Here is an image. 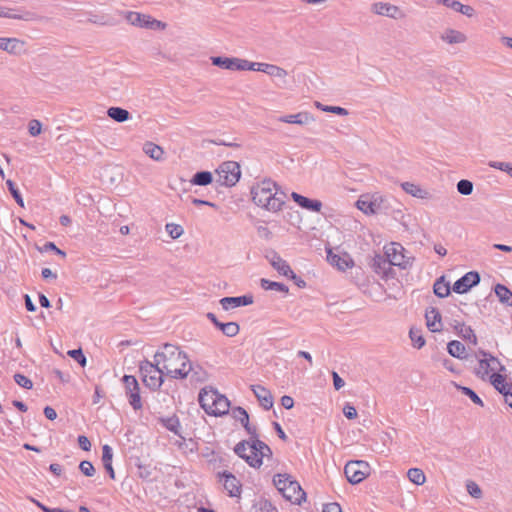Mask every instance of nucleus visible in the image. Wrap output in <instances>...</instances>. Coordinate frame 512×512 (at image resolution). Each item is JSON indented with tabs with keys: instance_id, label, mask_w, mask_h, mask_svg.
I'll return each instance as SVG.
<instances>
[{
	"instance_id": "c03bdc74",
	"label": "nucleus",
	"mask_w": 512,
	"mask_h": 512,
	"mask_svg": "<svg viewBox=\"0 0 512 512\" xmlns=\"http://www.w3.org/2000/svg\"><path fill=\"white\" fill-rule=\"evenodd\" d=\"M407 477L416 485H422L426 480L424 472L419 468H410L407 472Z\"/></svg>"
},
{
	"instance_id": "774afa93",
	"label": "nucleus",
	"mask_w": 512,
	"mask_h": 512,
	"mask_svg": "<svg viewBox=\"0 0 512 512\" xmlns=\"http://www.w3.org/2000/svg\"><path fill=\"white\" fill-rule=\"evenodd\" d=\"M137 469H138V476L141 479L149 480L151 478L152 471L149 466L139 463V464H137Z\"/></svg>"
},
{
	"instance_id": "e433bc0d",
	"label": "nucleus",
	"mask_w": 512,
	"mask_h": 512,
	"mask_svg": "<svg viewBox=\"0 0 512 512\" xmlns=\"http://www.w3.org/2000/svg\"><path fill=\"white\" fill-rule=\"evenodd\" d=\"M448 353L455 358L464 359L466 358V347L463 343L458 340H452L447 344Z\"/></svg>"
},
{
	"instance_id": "f8f14e48",
	"label": "nucleus",
	"mask_w": 512,
	"mask_h": 512,
	"mask_svg": "<svg viewBox=\"0 0 512 512\" xmlns=\"http://www.w3.org/2000/svg\"><path fill=\"white\" fill-rule=\"evenodd\" d=\"M220 481L224 480V489L230 497H239L241 494V483L231 472L222 471L217 474Z\"/></svg>"
},
{
	"instance_id": "ea45409f",
	"label": "nucleus",
	"mask_w": 512,
	"mask_h": 512,
	"mask_svg": "<svg viewBox=\"0 0 512 512\" xmlns=\"http://www.w3.org/2000/svg\"><path fill=\"white\" fill-rule=\"evenodd\" d=\"M161 422L167 430H169V431L173 432L175 435H178L179 437L185 439L179 431V429L181 428V425H180L179 418L176 415H173V416L165 418V419H161Z\"/></svg>"
},
{
	"instance_id": "ddd939ff",
	"label": "nucleus",
	"mask_w": 512,
	"mask_h": 512,
	"mask_svg": "<svg viewBox=\"0 0 512 512\" xmlns=\"http://www.w3.org/2000/svg\"><path fill=\"white\" fill-rule=\"evenodd\" d=\"M253 302H254V297L252 294L223 297L219 301L221 307L226 311H228L230 309L237 308V307H241V306H248V305L253 304Z\"/></svg>"
},
{
	"instance_id": "6ab92c4d",
	"label": "nucleus",
	"mask_w": 512,
	"mask_h": 512,
	"mask_svg": "<svg viewBox=\"0 0 512 512\" xmlns=\"http://www.w3.org/2000/svg\"><path fill=\"white\" fill-rule=\"evenodd\" d=\"M251 389L260 405L265 410H269L273 407V397L268 389L262 385H252Z\"/></svg>"
},
{
	"instance_id": "864d4df0",
	"label": "nucleus",
	"mask_w": 512,
	"mask_h": 512,
	"mask_svg": "<svg viewBox=\"0 0 512 512\" xmlns=\"http://www.w3.org/2000/svg\"><path fill=\"white\" fill-rule=\"evenodd\" d=\"M457 191L464 196L471 195L473 192V183L470 180L461 179L457 183Z\"/></svg>"
},
{
	"instance_id": "49530a36",
	"label": "nucleus",
	"mask_w": 512,
	"mask_h": 512,
	"mask_svg": "<svg viewBox=\"0 0 512 512\" xmlns=\"http://www.w3.org/2000/svg\"><path fill=\"white\" fill-rule=\"evenodd\" d=\"M409 337L412 341L413 346L417 349H421L426 343L425 338L421 334L420 329L412 327L409 331Z\"/></svg>"
},
{
	"instance_id": "3c124183",
	"label": "nucleus",
	"mask_w": 512,
	"mask_h": 512,
	"mask_svg": "<svg viewBox=\"0 0 512 512\" xmlns=\"http://www.w3.org/2000/svg\"><path fill=\"white\" fill-rule=\"evenodd\" d=\"M233 418L243 424H247L249 421L248 412L241 406H237L232 410Z\"/></svg>"
},
{
	"instance_id": "f704fd0d",
	"label": "nucleus",
	"mask_w": 512,
	"mask_h": 512,
	"mask_svg": "<svg viewBox=\"0 0 512 512\" xmlns=\"http://www.w3.org/2000/svg\"><path fill=\"white\" fill-rule=\"evenodd\" d=\"M0 17L31 21V20L35 19V14L33 12H29V11H26L22 14H16V13H14L13 9L3 8L0 6Z\"/></svg>"
},
{
	"instance_id": "8fccbe9b",
	"label": "nucleus",
	"mask_w": 512,
	"mask_h": 512,
	"mask_svg": "<svg viewBox=\"0 0 512 512\" xmlns=\"http://www.w3.org/2000/svg\"><path fill=\"white\" fill-rule=\"evenodd\" d=\"M67 355L75 360L81 367L86 366L87 359L81 348L69 350Z\"/></svg>"
},
{
	"instance_id": "c9c22d12",
	"label": "nucleus",
	"mask_w": 512,
	"mask_h": 512,
	"mask_svg": "<svg viewBox=\"0 0 512 512\" xmlns=\"http://www.w3.org/2000/svg\"><path fill=\"white\" fill-rule=\"evenodd\" d=\"M494 292L501 303L512 307V291L509 288L498 283L494 287Z\"/></svg>"
},
{
	"instance_id": "f257e3e1",
	"label": "nucleus",
	"mask_w": 512,
	"mask_h": 512,
	"mask_svg": "<svg viewBox=\"0 0 512 512\" xmlns=\"http://www.w3.org/2000/svg\"><path fill=\"white\" fill-rule=\"evenodd\" d=\"M154 360L162 364L165 375L173 379H185L190 374L191 363L185 352L176 345L165 343L154 355Z\"/></svg>"
},
{
	"instance_id": "5fc2aeb1",
	"label": "nucleus",
	"mask_w": 512,
	"mask_h": 512,
	"mask_svg": "<svg viewBox=\"0 0 512 512\" xmlns=\"http://www.w3.org/2000/svg\"><path fill=\"white\" fill-rule=\"evenodd\" d=\"M265 68L267 69L265 73L271 77L285 78L288 75L285 69L274 64H269L268 67Z\"/></svg>"
},
{
	"instance_id": "4c0bfd02",
	"label": "nucleus",
	"mask_w": 512,
	"mask_h": 512,
	"mask_svg": "<svg viewBox=\"0 0 512 512\" xmlns=\"http://www.w3.org/2000/svg\"><path fill=\"white\" fill-rule=\"evenodd\" d=\"M213 182V175L210 171H198L196 172L191 180L190 183L192 185L197 186H207Z\"/></svg>"
},
{
	"instance_id": "7c9ffc66",
	"label": "nucleus",
	"mask_w": 512,
	"mask_h": 512,
	"mask_svg": "<svg viewBox=\"0 0 512 512\" xmlns=\"http://www.w3.org/2000/svg\"><path fill=\"white\" fill-rule=\"evenodd\" d=\"M272 195V212H277L281 210L282 206L285 204L287 195L281 190V187L277 183L276 187L273 188Z\"/></svg>"
},
{
	"instance_id": "cd10ccee",
	"label": "nucleus",
	"mask_w": 512,
	"mask_h": 512,
	"mask_svg": "<svg viewBox=\"0 0 512 512\" xmlns=\"http://www.w3.org/2000/svg\"><path fill=\"white\" fill-rule=\"evenodd\" d=\"M401 187L407 194H410L413 197H416L419 199H428L431 196L430 193L426 189H423L419 185L411 183V182H403L401 184Z\"/></svg>"
},
{
	"instance_id": "bb28decb",
	"label": "nucleus",
	"mask_w": 512,
	"mask_h": 512,
	"mask_svg": "<svg viewBox=\"0 0 512 512\" xmlns=\"http://www.w3.org/2000/svg\"><path fill=\"white\" fill-rule=\"evenodd\" d=\"M230 401L228 398L219 393L214 405L210 411L211 416H222L229 412Z\"/></svg>"
},
{
	"instance_id": "69168bd1",
	"label": "nucleus",
	"mask_w": 512,
	"mask_h": 512,
	"mask_svg": "<svg viewBox=\"0 0 512 512\" xmlns=\"http://www.w3.org/2000/svg\"><path fill=\"white\" fill-rule=\"evenodd\" d=\"M265 447H267V444L260 440L259 437L249 441L251 455H253V452H256V454L262 452L263 450H265Z\"/></svg>"
},
{
	"instance_id": "2f4dec72",
	"label": "nucleus",
	"mask_w": 512,
	"mask_h": 512,
	"mask_svg": "<svg viewBox=\"0 0 512 512\" xmlns=\"http://www.w3.org/2000/svg\"><path fill=\"white\" fill-rule=\"evenodd\" d=\"M272 450L271 448L267 445V447H265V450H263L262 452L256 454V452H253V455H251L250 458L246 459V463L250 466V467H253V468H260L263 464V458L266 457V458H272Z\"/></svg>"
},
{
	"instance_id": "6e6d98bb",
	"label": "nucleus",
	"mask_w": 512,
	"mask_h": 512,
	"mask_svg": "<svg viewBox=\"0 0 512 512\" xmlns=\"http://www.w3.org/2000/svg\"><path fill=\"white\" fill-rule=\"evenodd\" d=\"M165 230L172 239H178L184 233L182 226L175 223H167Z\"/></svg>"
},
{
	"instance_id": "1a4fd4ad",
	"label": "nucleus",
	"mask_w": 512,
	"mask_h": 512,
	"mask_svg": "<svg viewBox=\"0 0 512 512\" xmlns=\"http://www.w3.org/2000/svg\"><path fill=\"white\" fill-rule=\"evenodd\" d=\"M404 251L405 249L400 243H391L390 247H386L385 255L391 266L406 269L412 265L414 258L407 257Z\"/></svg>"
},
{
	"instance_id": "680f3d73",
	"label": "nucleus",
	"mask_w": 512,
	"mask_h": 512,
	"mask_svg": "<svg viewBox=\"0 0 512 512\" xmlns=\"http://www.w3.org/2000/svg\"><path fill=\"white\" fill-rule=\"evenodd\" d=\"M489 166L492 168L504 171L512 177V163L500 162V161H490Z\"/></svg>"
},
{
	"instance_id": "4468645a",
	"label": "nucleus",
	"mask_w": 512,
	"mask_h": 512,
	"mask_svg": "<svg viewBox=\"0 0 512 512\" xmlns=\"http://www.w3.org/2000/svg\"><path fill=\"white\" fill-rule=\"evenodd\" d=\"M371 11L377 15L387 16L392 19H399L404 16L398 6L384 2L373 3Z\"/></svg>"
},
{
	"instance_id": "a18cd8bd",
	"label": "nucleus",
	"mask_w": 512,
	"mask_h": 512,
	"mask_svg": "<svg viewBox=\"0 0 512 512\" xmlns=\"http://www.w3.org/2000/svg\"><path fill=\"white\" fill-rule=\"evenodd\" d=\"M6 186H7V189L8 191L10 192L11 196L14 198V200L16 201V203L24 208V200H23V197L19 191V189L17 188L16 184L14 181H12L11 179H8L6 181Z\"/></svg>"
},
{
	"instance_id": "412c9836",
	"label": "nucleus",
	"mask_w": 512,
	"mask_h": 512,
	"mask_svg": "<svg viewBox=\"0 0 512 512\" xmlns=\"http://www.w3.org/2000/svg\"><path fill=\"white\" fill-rule=\"evenodd\" d=\"M490 381L494 388L504 396L510 395L512 397V383L506 382V377L500 373H493L490 376Z\"/></svg>"
},
{
	"instance_id": "052dcab7",
	"label": "nucleus",
	"mask_w": 512,
	"mask_h": 512,
	"mask_svg": "<svg viewBox=\"0 0 512 512\" xmlns=\"http://www.w3.org/2000/svg\"><path fill=\"white\" fill-rule=\"evenodd\" d=\"M14 381L22 388L24 389H32L33 388V382L26 377L24 374L16 373L13 376Z\"/></svg>"
},
{
	"instance_id": "423d86ee",
	"label": "nucleus",
	"mask_w": 512,
	"mask_h": 512,
	"mask_svg": "<svg viewBox=\"0 0 512 512\" xmlns=\"http://www.w3.org/2000/svg\"><path fill=\"white\" fill-rule=\"evenodd\" d=\"M369 464L362 460L347 462L344 473L349 483L355 485L361 483L369 475Z\"/></svg>"
},
{
	"instance_id": "9b49d317",
	"label": "nucleus",
	"mask_w": 512,
	"mask_h": 512,
	"mask_svg": "<svg viewBox=\"0 0 512 512\" xmlns=\"http://www.w3.org/2000/svg\"><path fill=\"white\" fill-rule=\"evenodd\" d=\"M283 497L294 504L300 505L306 499V493L300 484L291 478L285 487L280 489Z\"/></svg>"
},
{
	"instance_id": "c756f323",
	"label": "nucleus",
	"mask_w": 512,
	"mask_h": 512,
	"mask_svg": "<svg viewBox=\"0 0 512 512\" xmlns=\"http://www.w3.org/2000/svg\"><path fill=\"white\" fill-rule=\"evenodd\" d=\"M107 115L109 118L118 123L128 121L132 117L131 113L128 110L117 106H112L108 108Z\"/></svg>"
},
{
	"instance_id": "72a5a7b5",
	"label": "nucleus",
	"mask_w": 512,
	"mask_h": 512,
	"mask_svg": "<svg viewBox=\"0 0 512 512\" xmlns=\"http://www.w3.org/2000/svg\"><path fill=\"white\" fill-rule=\"evenodd\" d=\"M441 39L449 44H459L464 43L467 40V37L464 33L458 30L447 29L441 35Z\"/></svg>"
},
{
	"instance_id": "7ed1b4c3",
	"label": "nucleus",
	"mask_w": 512,
	"mask_h": 512,
	"mask_svg": "<svg viewBox=\"0 0 512 512\" xmlns=\"http://www.w3.org/2000/svg\"><path fill=\"white\" fill-rule=\"evenodd\" d=\"M276 187V182L271 179H264L251 188L253 202L268 211H272V191Z\"/></svg>"
},
{
	"instance_id": "b1692460",
	"label": "nucleus",
	"mask_w": 512,
	"mask_h": 512,
	"mask_svg": "<svg viewBox=\"0 0 512 512\" xmlns=\"http://www.w3.org/2000/svg\"><path fill=\"white\" fill-rule=\"evenodd\" d=\"M453 328L462 339L469 341L473 345L477 344V337L470 326H466L465 323L455 320Z\"/></svg>"
},
{
	"instance_id": "a878e982",
	"label": "nucleus",
	"mask_w": 512,
	"mask_h": 512,
	"mask_svg": "<svg viewBox=\"0 0 512 512\" xmlns=\"http://www.w3.org/2000/svg\"><path fill=\"white\" fill-rule=\"evenodd\" d=\"M328 262L336 266L339 270L345 271L348 267H351L353 262L350 258H342L338 254L333 253L332 248H326Z\"/></svg>"
},
{
	"instance_id": "de8ad7c7",
	"label": "nucleus",
	"mask_w": 512,
	"mask_h": 512,
	"mask_svg": "<svg viewBox=\"0 0 512 512\" xmlns=\"http://www.w3.org/2000/svg\"><path fill=\"white\" fill-rule=\"evenodd\" d=\"M315 105L317 108H319L320 110H322L324 112H329V113H333V114L340 115V116L348 115V110L343 107H340V106H328V105H323L320 102H315Z\"/></svg>"
},
{
	"instance_id": "58836bf2",
	"label": "nucleus",
	"mask_w": 512,
	"mask_h": 512,
	"mask_svg": "<svg viewBox=\"0 0 512 512\" xmlns=\"http://www.w3.org/2000/svg\"><path fill=\"white\" fill-rule=\"evenodd\" d=\"M434 294L439 298H445L450 295L451 287L448 282H445V277L438 278L433 285Z\"/></svg>"
},
{
	"instance_id": "a211bd4d",
	"label": "nucleus",
	"mask_w": 512,
	"mask_h": 512,
	"mask_svg": "<svg viewBox=\"0 0 512 512\" xmlns=\"http://www.w3.org/2000/svg\"><path fill=\"white\" fill-rule=\"evenodd\" d=\"M292 199L303 209L311 212H320L322 208V202L317 199H310L297 192H292Z\"/></svg>"
},
{
	"instance_id": "39448f33",
	"label": "nucleus",
	"mask_w": 512,
	"mask_h": 512,
	"mask_svg": "<svg viewBox=\"0 0 512 512\" xmlns=\"http://www.w3.org/2000/svg\"><path fill=\"white\" fill-rule=\"evenodd\" d=\"M217 182L226 187L236 185L241 177L240 165L236 161L223 162L216 170Z\"/></svg>"
},
{
	"instance_id": "0e129e2a",
	"label": "nucleus",
	"mask_w": 512,
	"mask_h": 512,
	"mask_svg": "<svg viewBox=\"0 0 512 512\" xmlns=\"http://www.w3.org/2000/svg\"><path fill=\"white\" fill-rule=\"evenodd\" d=\"M80 471L87 477H92L95 474V468L92 462L83 460L79 464Z\"/></svg>"
},
{
	"instance_id": "e2e57ef3",
	"label": "nucleus",
	"mask_w": 512,
	"mask_h": 512,
	"mask_svg": "<svg viewBox=\"0 0 512 512\" xmlns=\"http://www.w3.org/2000/svg\"><path fill=\"white\" fill-rule=\"evenodd\" d=\"M291 476L289 474H277L273 478V483L276 488L280 491L282 487H285L286 484L291 480Z\"/></svg>"
},
{
	"instance_id": "09e8293b",
	"label": "nucleus",
	"mask_w": 512,
	"mask_h": 512,
	"mask_svg": "<svg viewBox=\"0 0 512 512\" xmlns=\"http://www.w3.org/2000/svg\"><path fill=\"white\" fill-rule=\"evenodd\" d=\"M255 512H278L277 508L267 499H260L255 505Z\"/></svg>"
},
{
	"instance_id": "2eb2a0df",
	"label": "nucleus",
	"mask_w": 512,
	"mask_h": 512,
	"mask_svg": "<svg viewBox=\"0 0 512 512\" xmlns=\"http://www.w3.org/2000/svg\"><path fill=\"white\" fill-rule=\"evenodd\" d=\"M219 392L212 387H205L201 389L198 395V401L203 410L210 415V411L214 405Z\"/></svg>"
},
{
	"instance_id": "f03ea898",
	"label": "nucleus",
	"mask_w": 512,
	"mask_h": 512,
	"mask_svg": "<svg viewBox=\"0 0 512 512\" xmlns=\"http://www.w3.org/2000/svg\"><path fill=\"white\" fill-rule=\"evenodd\" d=\"M139 372L144 385L151 391L155 392L161 388L164 382L163 376L165 374V369L163 366L160 367V364L155 360L154 362H150L147 359L141 361L139 365Z\"/></svg>"
},
{
	"instance_id": "20e7f679",
	"label": "nucleus",
	"mask_w": 512,
	"mask_h": 512,
	"mask_svg": "<svg viewBox=\"0 0 512 512\" xmlns=\"http://www.w3.org/2000/svg\"><path fill=\"white\" fill-rule=\"evenodd\" d=\"M127 22L135 27L145 28L153 31L165 30L167 24L160 20L153 18L148 14H143L136 11L121 12Z\"/></svg>"
},
{
	"instance_id": "338daca9",
	"label": "nucleus",
	"mask_w": 512,
	"mask_h": 512,
	"mask_svg": "<svg viewBox=\"0 0 512 512\" xmlns=\"http://www.w3.org/2000/svg\"><path fill=\"white\" fill-rule=\"evenodd\" d=\"M112 459H113V450H112V448L108 444L103 445V447H102V462H103V465L112 463Z\"/></svg>"
},
{
	"instance_id": "6e6552de",
	"label": "nucleus",
	"mask_w": 512,
	"mask_h": 512,
	"mask_svg": "<svg viewBox=\"0 0 512 512\" xmlns=\"http://www.w3.org/2000/svg\"><path fill=\"white\" fill-rule=\"evenodd\" d=\"M388 200L381 195H373L371 200L359 199L356 206L366 215H374L378 213H387L389 208Z\"/></svg>"
},
{
	"instance_id": "aec40b11",
	"label": "nucleus",
	"mask_w": 512,
	"mask_h": 512,
	"mask_svg": "<svg viewBox=\"0 0 512 512\" xmlns=\"http://www.w3.org/2000/svg\"><path fill=\"white\" fill-rule=\"evenodd\" d=\"M491 363H497L499 372L505 370V366L501 364L498 358L490 356V358H482L479 360V368L476 370V374L483 378L490 371H495L497 368L492 366Z\"/></svg>"
},
{
	"instance_id": "37998d69",
	"label": "nucleus",
	"mask_w": 512,
	"mask_h": 512,
	"mask_svg": "<svg viewBox=\"0 0 512 512\" xmlns=\"http://www.w3.org/2000/svg\"><path fill=\"white\" fill-rule=\"evenodd\" d=\"M455 387L457 388V390H459L463 395L469 397L471 399V401L476 404V405H479L481 407L484 406V403L482 401V399L477 395V393L471 389L470 387H466V386H461L459 384H455Z\"/></svg>"
},
{
	"instance_id": "473e14b6",
	"label": "nucleus",
	"mask_w": 512,
	"mask_h": 512,
	"mask_svg": "<svg viewBox=\"0 0 512 512\" xmlns=\"http://www.w3.org/2000/svg\"><path fill=\"white\" fill-rule=\"evenodd\" d=\"M144 153L155 161H162L164 159V150L159 145L153 142H146L143 145Z\"/></svg>"
},
{
	"instance_id": "f3484780",
	"label": "nucleus",
	"mask_w": 512,
	"mask_h": 512,
	"mask_svg": "<svg viewBox=\"0 0 512 512\" xmlns=\"http://www.w3.org/2000/svg\"><path fill=\"white\" fill-rule=\"evenodd\" d=\"M371 267L375 273L382 275L384 278H389L393 272L392 266L390 265L386 255H375L372 260Z\"/></svg>"
},
{
	"instance_id": "393cba45",
	"label": "nucleus",
	"mask_w": 512,
	"mask_h": 512,
	"mask_svg": "<svg viewBox=\"0 0 512 512\" xmlns=\"http://www.w3.org/2000/svg\"><path fill=\"white\" fill-rule=\"evenodd\" d=\"M23 46L24 42L17 38L0 37V49L10 54H19Z\"/></svg>"
},
{
	"instance_id": "79ce46f5",
	"label": "nucleus",
	"mask_w": 512,
	"mask_h": 512,
	"mask_svg": "<svg viewBox=\"0 0 512 512\" xmlns=\"http://www.w3.org/2000/svg\"><path fill=\"white\" fill-rule=\"evenodd\" d=\"M260 286L264 290H275L283 293H288L289 291L288 286H286L285 284L276 281H271L265 278H262L260 280Z\"/></svg>"
},
{
	"instance_id": "a19ab883",
	"label": "nucleus",
	"mask_w": 512,
	"mask_h": 512,
	"mask_svg": "<svg viewBox=\"0 0 512 512\" xmlns=\"http://www.w3.org/2000/svg\"><path fill=\"white\" fill-rule=\"evenodd\" d=\"M216 328L218 330H220L227 337H234L240 331V327H239L238 323H236V322H226V323H224V322L220 321V323L217 324Z\"/></svg>"
},
{
	"instance_id": "c85d7f7f",
	"label": "nucleus",
	"mask_w": 512,
	"mask_h": 512,
	"mask_svg": "<svg viewBox=\"0 0 512 512\" xmlns=\"http://www.w3.org/2000/svg\"><path fill=\"white\" fill-rule=\"evenodd\" d=\"M210 59H211V63L214 66H217L219 68L226 69V70L237 71V69H236L237 58H234V57H223V56H213Z\"/></svg>"
},
{
	"instance_id": "5701e85b",
	"label": "nucleus",
	"mask_w": 512,
	"mask_h": 512,
	"mask_svg": "<svg viewBox=\"0 0 512 512\" xmlns=\"http://www.w3.org/2000/svg\"><path fill=\"white\" fill-rule=\"evenodd\" d=\"M278 120L284 123L305 125L314 121V117L309 112H299L296 114L281 116L278 118Z\"/></svg>"
},
{
	"instance_id": "603ef678",
	"label": "nucleus",
	"mask_w": 512,
	"mask_h": 512,
	"mask_svg": "<svg viewBox=\"0 0 512 512\" xmlns=\"http://www.w3.org/2000/svg\"><path fill=\"white\" fill-rule=\"evenodd\" d=\"M191 382H204L207 380V372L202 367L191 366Z\"/></svg>"
},
{
	"instance_id": "4be33fe9",
	"label": "nucleus",
	"mask_w": 512,
	"mask_h": 512,
	"mask_svg": "<svg viewBox=\"0 0 512 512\" xmlns=\"http://www.w3.org/2000/svg\"><path fill=\"white\" fill-rule=\"evenodd\" d=\"M427 328L431 332H440L442 330L441 314L435 307H430L425 313Z\"/></svg>"
},
{
	"instance_id": "13d9d810",
	"label": "nucleus",
	"mask_w": 512,
	"mask_h": 512,
	"mask_svg": "<svg viewBox=\"0 0 512 512\" xmlns=\"http://www.w3.org/2000/svg\"><path fill=\"white\" fill-rule=\"evenodd\" d=\"M37 249L40 251V252H48V251H52L54 252L56 255H59L63 258L66 257V252L59 249L54 242H51V241H48L46 242L42 247H39L37 246Z\"/></svg>"
},
{
	"instance_id": "bf43d9fd",
	"label": "nucleus",
	"mask_w": 512,
	"mask_h": 512,
	"mask_svg": "<svg viewBox=\"0 0 512 512\" xmlns=\"http://www.w3.org/2000/svg\"><path fill=\"white\" fill-rule=\"evenodd\" d=\"M466 489L471 497L475 499H480L482 497V490L476 482L468 480L466 483Z\"/></svg>"
},
{
	"instance_id": "0eeeda50",
	"label": "nucleus",
	"mask_w": 512,
	"mask_h": 512,
	"mask_svg": "<svg viewBox=\"0 0 512 512\" xmlns=\"http://www.w3.org/2000/svg\"><path fill=\"white\" fill-rule=\"evenodd\" d=\"M125 395L128 399L130 406L135 410H141L143 408V402L140 394V386L135 376L124 375L122 378Z\"/></svg>"
},
{
	"instance_id": "4d7b16f0",
	"label": "nucleus",
	"mask_w": 512,
	"mask_h": 512,
	"mask_svg": "<svg viewBox=\"0 0 512 512\" xmlns=\"http://www.w3.org/2000/svg\"><path fill=\"white\" fill-rule=\"evenodd\" d=\"M247 447H249L248 440H242L239 443H237L234 447L235 454L237 456H239L240 458L244 459L245 461H246V459L251 457V454L250 455L246 454Z\"/></svg>"
},
{
	"instance_id": "9d476101",
	"label": "nucleus",
	"mask_w": 512,
	"mask_h": 512,
	"mask_svg": "<svg viewBox=\"0 0 512 512\" xmlns=\"http://www.w3.org/2000/svg\"><path fill=\"white\" fill-rule=\"evenodd\" d=\"M480 280L479 272L469 271L454 282L452 290L457 294L467 293L472 287L478 285Z\"/></svg>"
},
{
	"instance_id": "dca6fc26",
	"label": "nucleus",
	"mask_w": 512,
	"mask_h": 512,
	"mask_svg": "<svg viewBox=\"0 0 512 512\" xmlns=\"http://www.w3.org/2000/svg\"><path fill=\"white\" fill-rule=\"evenodd\" d=\"M265 257L279 274L284 276L291 272L290 265L275 250L268 251Z\"/></svg>"
}]
</instances>
